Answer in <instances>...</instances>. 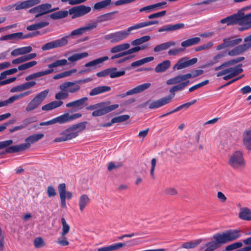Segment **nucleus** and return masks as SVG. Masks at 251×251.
Listing matches in <instances>:
<instances>
[{"label":"nucleus","instance_id":"obj_53","mask_svg":"<svg viewBox=\"0 0 251 251\" xmlns=\"http://www.w3.org/2000/svg\"><path fill=\"white\" fill-rule=\"evenodd\" d=\"M34 245L36 248H41L45 245V243L41 237H39L34 239Z\"/></svg>","mask_w":251,"mask_h":251},{"label":"nucleus","instance_id":"obj_26","mask_svg":"<svg viewBox=\"0 0 251 251\" xmlns=\"http://www.w3.org/2000/svg\"><path fill=\"white\" fill-rule=\"evenodd\" d=\"M221 24H226L227 25L235 24L239 25V11L237 13L227 17L220 21Z\"/></svg>","mask_w":251,"mask_h":251},{"label":"nucleus","instance_id":"obj_21","mask_svg":"<svg viewBox=\"0 0 251 251\" xmlns=\"http://www.w3.org/2000/svg\"><path fill=\"white\" fill-rule=\"evenodd\" d=\"M151 86V84L150 83H146L139 85L135 88L127 91L125 94L121 95V97L124 98L127 96L132 95L141 93L148 89Z\"/></svg>","mask_w":251,"mask_h":251},{"label":"nucleus","instance_id":"obj_31","mask_svg":"<svg viewBox=\"0 0 251 251\" xmlns=\"http://www.w3.org/2000/svg\"><path fill=\"white\" fill-rule=\"evenodd\" d=\"M59 196H62L64 197L65 199L70 200L72 199L73 197V194L66 191V185L65 183L60 184L58 186Z\"/></svg>","mask_w":251,"mask_h":251},{"label":"nucleus","instance_id":"obj_14","mask_svg":"<svg viewBox=\"0 0 251 251\" xmlns=\"http://www.w3.org/2000/svg\"><path fill=\"white\" fill-rule=\"evenodd\" d=\"M86 126V123L82 122L75 125L67 130V139H72L77 137L79 133L83 131Z\"/></svg>","mask_w":251,"mask_h":251},{"label":"nucleus","instance_id":"obj_42","mask_svg":"<svg viewBox=\"0 0 251 251\" xmlns=\"http://www.w3.org/2000/svg\"><path fill=\"white\" fill-rule=\"evenodd\" d=\"M68 15V12L67 10H61L50 15V17L54 20L62 19L66 17Z\"/></svg>","mask_w":251,"mask_h":251},{"label":"nucleus","instance_id":"obj_51","mask_svg":"<svg viewBox=\"0 0 251 251\" xmlns=\"http://www.w3.org/2000/svg\"><path fill=\"white\" fill-rule=\"evenodd\" d=\"M209 83V80H205L202 82H201L196 85H195L194 86H193L192 87H190L189 89V92H193L194 91H195L196 90L201 88V87H203V86L204 85H206V84H207L208 83Z\"/></svg>","mask_w":251,"mask_h":251},{"label":"nucleus","instance_id":"obj_37","mask_svg":"<svg viewBox=\"0 0 251 251\" xmlns=\"http://www.w3.org/2000/svg\"><path fill=\"white\" fill-rule=\"evenodd\" d=\"M201 41L200 37H194L183 41L181 43L182 47L186 48L193 45L198 44Z\"/></svg>","mask_w":251,"mask_h":251},{"label":"nucleus","instance_id":"obj_10","mask_svg":"<svg viewBox=\"0 0 251 251\" xmlns=\"http://www.w3.org/2000/svg\"><path fill=\"white\" fill-rule=\"evenodd\" d=\"M91 10L90 6L80 5L73 7L68 11V14L72 16L73 19L82 17L89 13Z\"/></svg>","mask_w":251,"mask_h":251},{"label":"nucleus","instance_id":"obj_43","mask_svg":"<svg viewBox=\"0 0 251 251\" xmlns=\"http://www.w3.org/2000/svg\"><path fill=\"white\" fill-rule=\"evenodd\" d=\"M76 72V70L75 69L65 71L54 75L53 78L54 79H59L62 78L68 77L70 76L72 74L75 73Z\"/></svg>","mask_w":251,"mask_h":251},{"label":"nucleus","instance_id":"obj_61","mask_svg":"<svg viewBox=\"0 0 251 251\" xmlns=\"http://www.w3.org/2000/svg\"><path fill=\"white\" fill-rule=\"evenodd\" d=\"M10 40L17 41L22 39L23 33L17 32L14 33L10 34Z\"/></svg>","mask_w":251,"mask_h":251},{"label":"nucleus","instance_id":"obj_22","mask_svg":"<svg viewBox=\"0 0 251 251\" xmlns=\"http://www.w3.org/2000/svg\"><path fill=\"white\" fill-rule=\"evenodd\" d=\"M158 21H151L145 22H141L137 24H136L129 27H128L126 30V32L128 33V36H129L130 34V32L132 30H137L138 29L143 28L149 25H152L158 24Z\"/></svg>","mask_w":251,"mask_h":251},{"label":"nucleus","instance_id":"obj_7","mask_svg":"<svg viewBox=\"0 0 251 251\" xmlns=\"http://www.w3.org/2000/svg\"><path fill=\"white\" fill-rule=\"evenodd\" d=\"M242 65L239 64L233 67H229L217 73L216 75L220 77L224 75L223 79L227 80L231 79L241 73L243 70L242 68Z\"/></svg>","mask_w":251,"mask_h":251},{"label":"nucleus","instance_id":"obj_48","mask_svg":"<svg viewBox=\"0 0 251 251\" xmlns=\"http://www.w3.org/2000/svg\"><path fill=\"white\" fill-rule=\"evenodd\" d=\"M67 64V60L65 59L57 60L56 61L48 65V67L52 68L59 66L66 65Z\"/></svg>","mask_w":251,"mask_h":251},{"label":"nucleus","instance_id":"obj_4","mask_svg":"<svg viewBox=\"0 0 251 251\" xmlns=\"http://www.w3.org/2000/svg\"><path fill=\"white\" fill-rule=\"evenodd\" d=\"M228 163L232 168L241 170L245 168L246 161L242 151H237L229 156Z\"/></svg>","mask_w":251,"mask_h":251},{"label":"nucleus","instance_id":"obj_46","mask_svg":"<svg viewBox=\"0 0 251 251\" xmlns=\"http://www.w3.org/2000/svg\"><path fill=\"white\" fill-rule=\"evenodd\" d=\"M151 37L150 36L146 35L132 41L131 44L134 46H138L149 41Z\"/></svg>","mask_w":251,"mask_h":251},{"label":"nucleus","instance_id":"obj_1","mask_svg":"<svg viewBox=\"0 0 251 251\" xmlns=\"http://www.w3.org/2000/svg\"><path fill=\"white\" fill-rule=\"evenodd\" d=\"M59 91L57 92L54 96L56 100H63L67 99L69 93H75L80 89L79 83L77 81H66L59 86Z\"/></svg>","mask_w":251,"mask_h":251},{"label":"nucleus","instance_id":"obj_24","mask_svg":"<svg viewBox=\"0 0 251 251\" xmlns=\"http://www.w3.org/2000/svg\"><path fill=\"white\" fill-rule=\"evenodd\" d=\"M244 57H239L235 59H233L227 61H226L220 66L216 67L214 70L215 71H217L220 70H222L225 68L229 67L230 66H233L244 60Z\"/></svg>","mask_w":251,"mask_h":251},{"label":"nucleus","instance_id":"obj_2","mask_svg":"<svg viewBox=\"0 0 251 251\" xmlns=\"http://www.w3.org/2000/svg\"><path fill=\"white\" fill-rule=\"evenodd\" d=\"M44 137L43 133L34 134L25 139V143L12 146L6 150V153H11L25 151L31 147V144L38 142Z\"/></svg>","mask_w":251,"mask_h":251},{"label":"nucleus","instance_id":"obj_13","mask_svg":"<svg viewBox=\"0 0 251 251\" xmlns=\"http://www.w3.org/2000/svg\"><path fill=\"white\" fill-rule=\"evenodd\" d=\"M68 36H64L60 39H58L44 45L41 49L43 50H48L53 49L60 48L65 46L68 43Z\"/></svg>","mask_w":251,"mask_h":251},{"label":"nucleus","instance_id":"obj_40","mask_svg":"<svg viewBox=\"0 0 251 251\" xmlns=\"http://www.w3.org/2000/svg\"><path fill=\"white\" fill-rule=\"evenodd\" d=\"M125 73L124 70L118 71L116 68H109V75L112 78L123 76Z\"/></svg>","mask_w":251,"mask_h":251},{"label":"nucleus","instance_id":"obj_44","mask_svg":"<svg viewBox=\"0 0 251 251\" xmlns=\"http://www.w3.org/2000/svg\"><path fill=\"white\" fill-rule=\"evenodd\" d=\"M189 80H187L175 85L170 89V92L174 93L175 92L182 90L189 84Z\"/></svg>","mask_w":251,"mask_h":251},{"label":"nucleus","instance_id":"obj_59","mask_svg":"<svg viewBox=\"0 0 251 251\" xmlns=\"http://www.w3.org/2000/svg\"><path fill=\"white\" fill-rule=\"evenodd\" d=\"M97 26V23L94 22L92 23H89L83 27H81L84 33L86 31H89L96 28Z\"/></svg>","mask_w":251,"mask_h":251},{"label":"nucleus","instance_id":"obj_41","mask_svg":"<svg viewBox=\"0 0 251 251\" xmlns=\"http://www.w3.org/2000/svg\"><path fill=\"white\" fill-rule=\"evenodd\" d=\"M214 240L206 244L205 251H214L216 249L220 247L221 245H222L216 239H214Z\"/></svg>","mask_w":251,"mask_h":251},{"label":"nucleus","instance_id":"obj_8","mask_svg":"<svg viewBox=\"0 0 251 251\" xmlns=\"http://www.w3.org/2000/svg\"><path fill=\"white\" fill-rule=\"evenodd\" d=\"M245 43L238 45L227 52L228 55L235 56L243 53L251 48V35L245 37Z\"/></svg>","mask_w":251,"mask_h":251},{"label":"nucleus","instance_id":"obj_38","mask_svg":"<svg viewBox=\"0 0 251 251\" xmlns=\"http://www.w3.org/2000/svg\"><path fill=\"white\" fill-rule=\"evenodd\" d=\"M201 241V239H198L194 241L185 242L182 244L181 248L186 249H193L197 246L199 244H200Z\"/></svg>","mask_w":251,"mask_h":251},{"label":"nucleus","instance_id":"obj_9","mask_svg":"<svg viewBox=\"0 0 251 251\" xmlns=\"http://www.w3.org/2000/svg\"><path fill=\"white\" fill-rule=\"evenodd\" d=\"M248 9L245 7L239 11V25L241 26L239 30L240 31L251 28V12L246 15L244 13V11Z\"/></svg>","mask_w":251,"mask_h":251},{"label":"nucleus","instance_id":"obj_29","mask_svg":"<svg viewBox=\"0 0 251 251\" xmlns=\"http://www.w3.org/2000/svg\"><path fill=\"white\" fill-rule=\"evenodd\" d=\"M238 217L243 220L251 221V210L247 207L240 208Z\"/></svg>","mask_w":251,"mask_h":251},{"label":"nucleus","instance_id":"obj_28","mask_svg":"<svg viewBox=\"0 0 251 251\" xmlns=\"http://www.w3.org/2000/svg\"><path fill=\"white\" fill-rule=\"evenodd\" d=\"M38 8L39 10V14L36 15L35 17L36 18L56 10V9H51V5L50 3H45L39 5L38 6ZM57 9V8H56V9Z\"/></svg>","mask_w":251,"mask_h":251},{"label":"nucleus","instance_id":"obj_27","mask_svg":"<svg viewBox=\"0 0 251 251\" xmlns=\"http://www.w3.org/2000/svg\"><path fill=\"white\" fill-rule=\"evenodd\" d=\"M91 200L89 196L86 194L81 195L78 199V206L81 212H83L84 209L90 203Z\"/></svg>","mask_w":251,"mask_h":251},{"label":"nucleus","instance_id":"obj_62","mask_svg":"<svg viewBox=\"0 0 251 251\" xmlns=\"http://www.w3.org/2000/svg\"><path fill=\"white\" fill-rule=\"evenodd\" d=\"M84 33L82 27L78 28L75 30H73L71 33L67 36L68 38L69 37H73L75 36H80Z\"/></svg>","mask_w":251,"mask_h":251},{"label":"nucleus","instance_id":"obj_63","mask_svg":"<svg viewBox=\"0 0 251 251\" xmlns=\"http://www.w3.org/2000/svg\"><path fill=\"white\" fill-rule=\"evenodd\" d=\"M47 192L49 198L53 197L56 195L55 189L52 185H50L48 187Z\"/></svg>","mask_w":251,"mask_h":251},{"label":"nucleus","instance_id":"obj_47","mask_svg":"<svg viewBox=\"0 0 251 251\" xmlns=\"http://www.w3.org/2000/svg\"><path fill=\"white\" fill-rule=\"evenodd\" d=\"M225 56V54L223 53H220L217 54V55H215L213 57V59L211 61H209L207 65L209 66H212L214 64L218 63L222 60V59Z\"/></svg>","mask_w":251,"mask_h":251},{"label":"nucleus","instance_id":"obj_49","mask_svg":"<svg viewBox=\"0 0 251 251\" xmlns=\"http://www.w3.org/2000/svg\"><path fill=\"white\" fill-rule=\"evenodd\" d=\"M61 221L62 224L61 235H66L69 232L70 227L64 218H62Z\"/></svg>","mask_w":251,"mask_h":251},{"label":"nucleus","instance_id":"obj_45","mask_svg":"<svg viewBox=\"0 0 251 251\" xmlns=\"http://www.w3.org/2000/svg\"><path fill=\"white\" fill-rule=\"evenodd\" d=\"M116 12H112L100 15L97 18V22L98 23H101L111 20L113 18V15Z\"/></svg>","mask_w":251,"mask_h":251},{"label":"nucleus","instance_id":"obj_16","mask_svg":"<svg viewBox=\"0 0 251 251\" xmlns=\"http://www.w3.org/2000/svg\"><path fill=\"white\" fill-rule=\"evenodd\" d=\"M118 107L119 105L117 104L104 106L103 103H100V107L94 111L92 115L93 117L101 116L114 110Z\"/></svg>","mask_w":251,"mask_h":251},{"label":"nucleus","instance_id":"obj_3","mask_svg":"<svg viewBox=\"0 0 251 251\" xmlns=\"http://www.w3.org/2000/svg\"><path fill=\"white\" fill-rule=\"evenodd\" d=\"M241 232L238 229H229L222 233H218L213 236V239H216L222 244L233 241L240 237Z\"/></svg>","mask_w":251,"mask_h":251},{"label":"nucleus","instance_id":"obj_15","mask_svg":"<svg viewBox=\"0 0 251 251\" xmlns=\"http://www.w3.org/2000/svg\"><path fill=\"white\" fill-rule=\"evenodd\" d=\"M198 59L197 58H193L188 59L187 57H182L179 59L176 63L174 66V70H179L191 66L197 63Z\"/></svg>","mask_w":251,"mask_h":251},{"label":"nucleus","instance_id":"obj_54","mask_svg":"<svg viewBox=\"0 0 251 251\" xmlns=\"http://www.w3.org/2000/svg\"><path fill=\"white\" fill-rule=\"evenodd\" d=\"M56 243L61 246H66L69 244V242L67 240L66 235H62L57 239Z\"/></svg>","mask_w":251,"mask_h":251},{"label":"nucleus","instance_id":"obj_33","mask_svg":"<svg viewBox=\"0 0 251 251\" xmlns=\"http://www.w3.org/2000/svg\"><path fill=\"white\" fill-rule=\"evenodd\" d=\"M53 71V70L50 69L44 71L38 72L26 76L25 79L26 81H30V80L34 79L37 77L50 74L52 73Z\"/></svg>","mask_w":251,"mask_h":251},{"label":"nucleus","instance_id":"obj_35","mask_svg":"<svg viewBox=\"0 0 251 251\" xmlns=\"http://www.w3.org/2000/svg\"><path fill=\"white\" fill-rule=\"evenodd\" d=\"M111 90L109 86H101L93 88L90 91L89 95L91 96L97 95L106 92H108Z\"/></svg>","mask_w":251,"mask_h":251},{"label":"nucleus","instance_id":"obj_64","mask_svg":"<svg viewBox=\"0 0 251 251\" xmlns=\"http://www.w3.org/2000/svg\"><path fill=\"white\" fill-rule=\"evenodd\" d=\"M15 101L13 96H12L6 100L0 101V107L6 106L9 104L12 103Z\"/></svg>","mask_w":251,"mask_h":251},{"label":"nucleus","instance_id":"obj_6","mask_svg":"<svg viewBox=\"0 0 251 251\" xmlns=\"http://www.w3.org/2000/svg\"><path fill=\"white\" fill-rule=\"evenodd\" d=\"M130 47V44L127 43L118 44L113 46L110 48L109 50L111 54H113L110 58V59L114 60L116 59L127 55L126 50H128Z\"/></svg>","mask_w":251,"mask_h":251},{"label":"nucleus","instance_id":"obj_30","mask_svg":"<svg viewBox=\"0 0 251 251\" xmlns=\"http://www.w3.org/2000/svg\"><path fill=\"white\" fill-rule=\"evenodd\" d=\"M176 43L174 41H169L165 42L156 46L153 48V51L155 52H159L164 50H166L171 47L175 46Z\"/></svg>","mask_w":251,"mask_h":251},{"label":"nucleus","instance_id":"obj_36","mask_svg":"<svg viewBox=\"0 0 251 251\" xmlns=\"http://www.w3.org/2000/svg\"><path fill=\"white\" fill-rule=\"evenodd\" d=\"M89 55V54L87 52H83L79 53H75L72 55L69 56L68 58V60L71 63L76 62L82 58H85Z\"/></svg>","mask_w":251,"mask_h":251},{"label":"nucleus","instance_id":"obj_55","mask_svg":"<svg viewBox=\"0 0 251 251\" xmlns=\"http://www.w3.org/2000/svg\"><path fill=\"white\" fill-rule=\"evenodd\" d=\"M87 0H61V1L64 3H68L71 5L80 4L85 2Z\"/></svg>","mask_w":251,"mask_h":251},{"label":"nucleus","instance_id":"obj_19","mask_svg":"<svg viewBox=\"0 0 251 251\" xmlns=\"http://www.w3.org/2000/svg\"><path fill=\"white\" fill-rule=\"evenodd\" d=\"M192 77V75L190 74H186L182 75H178L173 78L168 79L166 83L168 85H173L185 82Z\"/></svg>","mask_w":251,"mask_h":251},{"label":"nucleus","instance_id":"obj_60","mask_svg":"<svg viewBox=\"0 0 251 251\" xmlns=\"http://www.w3.org/2000/svg\"><path fill=\"white\" fill-rule=\"evenodd\" d=\"M13 143V141L11 139L1 141L0 142V150L3 149L5 148H7L6 149H7V148L10 147L11 146H11ZM6 150H5V151Z\"/></svg>","mask_w":251,"mask_h":251},{"label":"nucleus","instance_id":"obj_25","mask_svg":"<svg viewBox=\"0 0 251 251\" xmlns=\"http://www.w3.org/2000/svg\"><path fill=\"white\" fill-rule=\"evenodd\" d=\"M243 143L245 148L251 151V126L244 132Z\"/></svg>","mask_w":251,"mask_h":251},{"label":"nucleus","instance_id":"obj_58","mask_svg":"<svg viewBox=\"0 0 251 251\" xmlns=\"http://www.w3.org/2000/svg\"><path fill=\"white\" fill-rule=\"evenodd\" d=\"M126 246V244L122 243H118L113 244L111 245L108 247L109 251H113L116 250H118L120 248H123Z\"/></svg>","mask_w":251,"mask_h":251},{"label":"nucleus","instance_id":"obj_50","mask_svg":"<svg viewBox=\"0 0 251 251\" xmlns=\"http://www.w3.org/2000/svg\"><path fill=\"white\" fill-rule=\"evenodd\" d=\"M129 118V116L128 115H121L112 118V123H114L115 124L125 122Z\"/></svg>","mask_w":251,"mask_h":251},{"label":"nucleus","instance_id":"obj_23","mask_svg":"<svg viewBox=\"0 0 251 251\" xmlns=\"http://www.w3.org/2000/svg\"><path fill=\"white\" fill-rule=\"evenodd\" d=\"M41 2V0H27L15 4V9L19 10L26 9L33 6L37 5Z\"/></svg>","mask_w":251,"mask_h":251},{"label":"nucleus","instance_id":"obj_56","mask_svg":"<svg viewBox=\"0 0 251 251\" xmlns=\"http://www.w3.org/2000/svg\"><path fill=\"white\" fill-rule=\"evenodd\" d=\"M67 130H65V131L62 132L61 133H60V135H61V136L60 137L55 138L53 141L54 142H61L69 140L70 139H67V138H68L67 136Z\"/></svg>","mask_w":251,"mask_h":251},{"label":"nucleus","instance_id":"obj_39","mask_svg":"<svg viewBox=\"0 0 251 251\" xmlns=\"http://www.w3.org/2000/svg\"><path fill=\"white\" fill-rule=\"evenodd\" d=\"M111 3V0H103L96 3L94 5V9L100 10L108 6Z\"/></svg>","mask_w":251,"mask_h":251},{"label":"nucleus","instance_id":"obj_52","mask_svg":"<svg viewBox=\"0 0 251 251\" xmlns=\"http://www.w3.org/2000/svg\"><path fill=\"white\" fill-rule=\"evenodd\" d=\"M243 245V244L242 242H238L234 243L232 244H230L226 248V250L227 251H230L234 250H235L236 249L239 248L241 247Z\"/></svg>","mask_w":251,"mask_h":251},{"label":"nucleus","instance_id":"obj_18","mask_svg":"<svg viewBox=\"0 0 251 251\" xmlns=\"http://www.w3.org/2000/svg\"><path fill=\"white\" fill-rule=\"evenodd\" d=\"M108 59V57L105 56L89 62L85 64L84 66L87 69L84 70V72H90L92 70L95 69L98 67L99 64L102 63L104 61Z\"/></svg>","mask_w":251,"mask_h":251},{"label":"nucleus","instance_id":"obj_57","mask_svg":"<svg viewBox=\"0 0 251 251\" xmlns=\"http://www.w3.org/2000/svg\"><path fill=\"white\" fill-rule=\"evenodd\" d=\"M154 11H156L167 7V3L166 1H162L152 4Z\"/></svg>","mask_w":251,"mask_h":251},{"label":"nucleus","instance_id":"obj_34","mask_svg":"<svg viewBox=\"0 0 251 251\" xmlns=\"http://www.w3.org/2000/svg\"><path fill=\"white\" fill-rule=\"evenodd\" d=\"M171 66V62L166 60L158 64L155 68L156 73H163L165 72Z\"/></svg>","mask_w":251,"mask_h":251},{"label":"nucleus","instance_id":"obj_5","mask_svg":"<svg viewBox=\"0 0 251 251\" xmlns=\"http://www.w3.org/2000/svg\"><path fill=\"white\" fill-rule=\"evenodd\" d=\"M49 93V89H46L38 93L27 104L25 107V111L30 112L37 108L46 98Z\"/></svg>","mask_w":251,"mask_h":251},{"label":"nucleus","instance_id":"obj_17","mask_svg":"<svg viewBox=\"0 0 251 251\" xmlns=\"http://www.w3.org/2000/svg\"><path fill=\"white\" fill-rule=\"evenodd\" d=\"M174 93L173 96H170L162 98L157 100L151 102L149 107L150 109H155L162 107L170 103L175 96Z\"/></svg>","mask_w":251,"mask_h":251},{"label":"nucleus","instance_id":"obj_11","mask_svg":"<svg viewBox=\"0 0 251 251\" xmlns=\"http://www.w3.org/2000/svg\"><path fill=\"white\" fill-rule=\"evenodd\" d=\"M242 41L241 38L231 36L223 39V43L216 47V50H220L226 48L233 47L239 45Z\"/></svg>","mask_w":251,"mask_h":251},{"label":"nucleus","instance_id":"obj_20","mask_svg":"<svg viewBox=\"0 0 251 251\" xmlns=\"http://www.w3.org/2000/svg\"><path fill=\"white\" fill-rule=\"evenodd\" d=\"M81 114L80 113H75L70 115L69 113H65L57 117L54 118L55 123L63 124L68 122L75 119L80 118Z\"/></svg>","mask_w":251,"mask_h":251},{"label":"nucleus","instance_id":"obj_12","mask_svg":"<svg viewBox=\"0 0 251 251\" xmlns=\"http://www.w3.org/2000/svg\"><path fill=\"white\" fill-rule=\"evenodd\" d=\"M128 37L126 30H122L108 34L104 36V38L111 43H117L126 39Z\"/></svg>","mask_w":251,"mask_h":251},{"label":"nucleus","instance_id":"obj_32","mask_svg":"<svg viewBox=\"0 0 251 251\" xmlns=\"http://www.w3.org/2000/svg\"><path fill=\"white\" fill-rule=\"evenodd\" d=\"M88 98L87 97H83L79 100L67 103L66 104L67 107H76L78 108H82L85 102L87 101Z\"/></svg>","mask_w":251,"mask_h":251}]
</instances>
